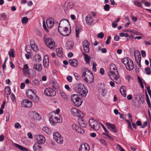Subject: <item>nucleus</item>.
Returning a JSON list of instances; mask_svg holds the SVG:
<instances>
[{"mask_svg": "<svg viewBox=\"0 0 151 151\" xmlns=\"http://www.w3.org/2000/svg\"><path fill=\"white\" fill-rule=\"evenodd\" d=\"M89 125L94 130H98L100 127L98 121L94 119H91L89 120Z\"/></svg>", "mask_w": 151, "mask_h": 151, "instance_id": "nucleus-8", "label": "nucleus"}, {"mask_svg": "<svg viewBox=\"0 0 151 151\" xmlns=\"http://www.w3.org/2000/svg\"><path fill=\"white\" fill-rule=\"evenodd\" d=\"M36 56H37V58L36 59V60L37 62H40L41 60V57L39 55H37Z\"/></svg>", "mask_w": 151, "mask_h": 151, "instance_id": "nucleus-64", "label": "nucleus"}, {"mask_svg": "<svg viewBox=\"0 0 151 151\" xmlns=\"http://www.w3.org/2000/svg\"><path fill=\"white\" fill-rule=\"evenodd\" d=\"M71 99L72 101L75 105L78 107L81 106L83 102V101L79 95L77 94H72L71 96Z\"/></svg>", "mask_w": 151, "mask_h": 151, "instance_id": "nucleus-5", "label": "nucleus"}, {"mask_svg": "<svg viewBox=\"0 0 151 151\" xmlns=\"http://www.w3.org/2000/svg\"><path fill=\"white\" fill-rule=\"evenodd\" d=\"M26 94L28 97L35 102H37L39 101V99L37 95L32 90L28 89L26 91Z\"/></svg>", "mask_w": 151, "mask_h": 151, "instance_id": "nucleus-7", "label": "nucleus"}, {"mask_svg": "<svg viewBox=\"0 0 151 151\" xmlns=\"http://www.w3.org/2000/svg\"><path fill=\"white\" fill-rule=\"evenodd\" d=\"M37 144H43L45 142V139L43 136L39 135L37 136Z\"/></svg>", "mask_w": 151, "mask_h": 151, "instance_id": "nucleus-21", "label": "nucleus"}, {"mask_svg": "<svg viewBox=\"0 0 151 151\" xmlns=\"http://www.w3.org/2000/svg\"><path fill=\"white\" fill-rule=\"evenodd\" d=\"M104 36V33L103 32H100L98 34L97 37L100 38H102Z\"/></svg>", "mask_w": 151, "mask_h": 151, "instance_id": "nucleus-57", "label": "nucleus"}, {"mask_svg": "<svg viewBox=\"0 0 151 151\" xmlns=\"http://www.w3.org/2000/svg\"><path fill=\"white\" fill-rule=\"evenodd\" d=\"M39 144H35L33 147V148L35 151H41V147L39 145Z\"/></svg>", "mask_w": 151, "mask_h": 151, "instance_id": "nucleus-37", "label": "nucleus"}, {"mask_svg": "<svg viewBox=\"0 0 151 151\" xmlns=\"http://www.w3.org/2000/svg\"><path fill=\"white\" fill-rule=\"evenodd\" d=\"M147 124L148 122L147 121H145V122L144 124L141 125V127L142 128H145V127L147 125Z\"/></svg>", "mask_w": 151, "mask_h": 151, "instance_id": "nucleus-59", "label": "nucleus"}, {"mask_svg": "<svg viewBox=\"0 0 151 151\" xmlns=\"http://www.w3.org/2000/svg\"><path fill=\"white\" fill-rule=\"evenodd\" d=\"M70 25L68 19H64L60 21L58 27H68Z\"/></svg>", "mask_w": 151, "mask_h": 151, "instance_id": "nucleus-14", "label": "nucleus"}, {"mask_svg": "<svg viewBox=\"0 0 151 151\" xmlns=\"http://www.w3.org/2000/svg\"><path fill=\"white\" fill-rule=\"evenodd\" d=\"M34 68L38 70L41 71L42 69V65L41 64H35L34 65Z\"/></svg>", "mask_w": 151, "mask_h": 151, "instance_id": "nucleus-36", "label": "nucleus"}, {"mask_svg": "<svg viewBox=\"0 0 151 151\" xmlns=\"http://www.w3.org/2000/svg\"><path fill=\"white\" fill-rule=\"evenodd\" d=\"M33 83L36 85H38L40 84V82L38 80L35 79L33 80Z\"/></svg>", "mask_w": 151, "mask_h": 151, "instance_id": "nucleus-53", "label": "nucleus"}, {"mask_svg": "<svg viewBox=\"0 0 151 151\" xmlns=\"http://www.w3.org/2000/svg\"><path fill=\"white\" fill-rule=\"evenodd\" d=\"M134 56L135 60L136 61L137 63L138 64L139 66V67L140 65L141 57L140 54L139 52H135L134 53Z\"/></svg>", "mask_w": 151, "mask_h": 151, "instance_id": "nucleus-19", "label": "nucleus"}, {"mask_svg": "<svg viewBox=\"0 0 151 151\" xmlns=\"http://www.w3.org/2000/svg\"><path fill=\"white\" fill-rule=\"evenodd\" d=\"M11 98L12 101L14 102L15 101V97L14 94L13 93H12L11 94Z\"/></svg>", "mask_w": 151, "mask_h": 151, "instance_id": "nucleus-60", "label": "nucleus"}, {"mask_svg": "<svg viewBox=\"0 0 151 151\" xmlns=\"http://www.w3.org/2000/svg\"><path fill=\"white\" fill-rule=\"evenodd\" d=\"M84 117H81L80 116L78 117V123L79 125L81 127H86L87 124L85 122H84L83 118Z\"/></svg>", "mask_w": 151, "mask_h": 151, "instance_id": "nucleus-23", "label": "nucleus"}, {"mask_svg": "<svg viewBox=\"0 0 151 151\" xmlns=\"http://www.w3.org/2000/svg\"><path fill=\"white\" fill-rule=\"evenodd\" d=\"M138 79L139 82L141 87L143 89L144 88L143 83H144V81L141 79L139 77H138Z\"/></svg>", "mask_w": 151, "mask_h": 151, "instance_id": "nucleus-40", "label": "nucleus"}, {"mask_svg": "<svg viewBox=\"0 0 151 151\" xmlns=\"http://www.w3.org/2000/svg\"><path fill=\"white\" fill-rule=\"evenodd\" d=\"M73 3L72 2H70L68 4L67 7L68 9H71L73 8Z\"/></svg>", "mask_w": 151, "mask_h": 151, "instance_id": "nucleus-49", "label": "nucleus"}, {"mask_svg": "<svg viewBox=\"0 0 151 151\" xmlns=\"http://www.w3.org/2000/svg\"><path fill=\"white\" fill-rule=\"evenodd\" d=\"M74 44L71 41H68L66 44V48L67 50H70L73 47Z\"/></svg>", "mask_w": 151, "mask_h": 151, "instance_id": "nucleus-29", "label": "nucleus"}, {"mask_svg": "<svg viewBox=\"0 0 151 151\" xmlns=\"http://www.w3.org/2000/svg\"><path fill=\"white\" fill-rule=\"evenodd\" d=\"M23 71L24 74L25 75H27L29 74V67L27 64H26L24 65L23 68Z\"/></svg>", "mask_w": 151, "mask_h": 151, "instance_id": "nucleus-28", "label": "nucleus"}, {"mask_svg": "<svg viewBox=\"0 0 151 151\" xmlns=\"http://www.w3.org/2000/svg\"><path fill=\"white\" fill-rule=\"evenodd\" d=\"M90 43L87 40H85L83 42V47L89 46Z\"/></svg>", "mask_w": 151, "mask_h": 151, "instance_id": "nucleus-46", "label": "nucleus"}, {"mask_svg": "<svg viewBox=\"0 0 151 151\" xmlns=\"http://www.w3.org/2000/svg\"><path fill=\"white\" fill-rule=\"evenodd\" d=\"M14 50L13 49H12L8 53L10 57L14 58Z\"/></svg>", "mask_w": 151, "mask_h": 151, "instance_id": "nucleus-41", "label": "nucleus"}, {"mask_svg": "<svg viewBox=\"0 0 151 151\" xmlns=\"http://www.w3.org/2000/svg\"><path fill=\"white\" fill-rule=\"evenodd\" d=\"M134 4L139 7H141L142 6V4L139 1H136L134 3Z\"/></svg>", "mask_w": 151, "mask_h": 151, "instance_id": "nucleus-55", "label": "nucleus"}, {"mask_svg": "<svg viewBox=\"0 0 151 151\" xmlns=\"http://www.w3.org/2000/svg\"><path fill=\"white\" fill-rule=\"evenodd\" d=\"M83 54L84 55V59L86 63L88 65L90 64V61L91 58L87 54L83 52Z\"/></svg>", "mask_w": 151, "mask_h": 151, "instance_id": "nucleus-34", "label": "nucleus"}, {"mask_svg": "<svg viewBox=\"0 0 151 151\" xmlns=\"http://www.w3.org/2000/svg\"><path fill=\"white\" fill-rule=\"evenodd\" d=\"M43 65L45 67H47L49 64V60L48 55H45L43 60Z\"/></svg>", "mask_w": 151, "mask_h": 151, "instance_id": "nucleus-26", "label": "nucleus"}, {"mask_svg": "<svg viewBox=\"0 0 151 151\" xmlns=\"http://www.w3.org/2000/svg\"><path fill=\"white\" fill-rule=\"evenodd\" d=\"M49 121L51 124L55 125L57 123L62 122V118L58 114H55V116H52L50 117Z\"/></svg>", "mask_w": 151, "mask_h": 151, "instance_id": "nucleus-4", "label": "nucleus"}, {"mask_svg": "<svg viewBox=\"0 0 151 151\" xmlns=\"http://www.w3.org/2000/svg\"><path fill=\"white\" fill-rule=\"evenodd\" d=\"M61 97L65 101H67L68 100V98L67 95H66L64 92L62 91L60 92Z\"/></svg>", "mask_w": 151, "mask_h": 151, "instance_id": "nucleus-39", "label": "nucleus"}, {"mask_svg": "<svg viewBox=\"0 0 151 151\" xmlns=\"http://www.w3.org/2000/svg\"><path fill=\"white\" fill-rule=\"evenodd\" d=\"M45 42L47 47L50 49H54L57 47L55 42L51 37H49L46 39Z\"/></svg>", "mask_w": 151, "mask_h": 151, "instance_id": "nucleus-10", "label": "nucleus"}, {"mask_svg": "<svg viewBox=\"0 0 151 151\" xmlns=\"http://www.w3.org/2000/svg\"><path fill=\"white\" fill-rule=\"evenodd\" d=\"M14 145L16 148H18L21 151H27L28 150L27 148L20 145L18 144L15 143Z\"/></svg>", "mask_w": 151, "mask_h": 151, "instance_id": "nucleus-31", "label": "nucleus"}, {"mask_svg": "<svg viewBox=\"0 0 151 151\" xmlns=\"http://www.w3.org/2000/svg\"><path fill=\"white\" fill-rule=\"evenodd\" d=\"M110 71L108 72H115L117 71L115 65L114 64H111L110 66Z\"/></svg>", "mask_w": 151, "mask_h": 151, "instance_id": "nucleus-35", "label": "nucleus"}, {"mask_svg": "<svg viewBox=\"0 0 151 151\" xmlns=\"http://www.w3.org/2000/svg\"><path fill=\"white\" fill-rule=\"evenodd\" d=\"M5 91L6 94H10L11 92L10 87L9 86L6 87L5 88Z\"/></svg>", "mask_w": 151, "mask_h": 151, "instance_id": "nucleus-42", "label": "nucleus"}, {"mask_svg": "<svg viewBox=\"0 0 151 151\" xmlns=\"http://www.w3.org/2000/svg\"><path fill=\"white\" fill-rule=\"evenodd\" d=\"M145 71L146 74H150V68L149 67H147L145 68Z\"/></svg>", "mask_w": 151, "mask_h": 151, "instance_id": "nucleus-58", "label": "nucleus"}, {"mask_svg": "<svg viewBox=\"0 0 151 151\" xmlns=\"http://www.w3.org/2000/svg\"><path fill=\"white\" fill-rule=\"evenodd\" d=\"M35 32L36 34L39 37H41L42 36L41 33L38 29H35Z\"/></svg>", "mask_w": 151, "mask_h": 151, "instance_id": "nucleus-48", "label": "nucleus"}, {"mask_svg": "<svg viewBox=\"0 0 151 151\" xmlns=\"http://www.w3.org/2000/svg\"><path fill=\"white\" fill-rule=\"evenodd\" d=\"M62 48H58L56 49V52L57 55L59 57H61L63 55V52Z\"/></svg>", "mask_w": 151, "mask_h": 151, "instance_id": "nucleus-33", "label": "nucleus"}, {"mask_svg": "<svg viewBox=\"0 0 151 151\" xmlns=\"http://www.w3.org/2000/svg\"><path fill=\"white\" fill-rule=\"evenodd\" d=\"M72 127L73 130H75L78 133L81 134H83L84 133V130L78 125L76 124H73L72 125Z\"/></svg>", "mask_w": 151, "mask_h": 151, "instance_id": "nucleus-15", "label": "nucleus"}, {"mask_svg": "<svg viewBox=\"0 0 151 151\" xmlns=\"http://www.w3.org/2000/svg\"><path fill=\"white\" fill-rule=\"evenodd\" d=\"M106 125L108 129L110 131L114 132H117V129L114 124L110 123H106Z\"/></svg>", "mask_w": 151, "mask_h": 151, "instance_id": "nucleus-16", "label": "nucleus"}, {"mask_svg": "<svg viewBox=\"0 0 151 151\" xmlns=\"http://www.w3.org/2000/svg\"><path fill=\"white\" fill-rule=\"evenodd\" d=\"M32 116L33 118L35 119L39 120L41 119V116L40 114L35 111H34L32 113Z\"/></svg>", "mask_w": 151, "mask_h": 151, "instance_id": "nucleus-32", "label": "nucleus"}, {"mask_svg": "<svg viewBox=\"0 0 151 151\" xmlns=\"http://www.w3.org/2000/svg\"><path fill=\"white\" fill-rule=\"evenodd\" d=\"M85 20L87 24L89 25L93 24V20L92 17L89 14H88L86 16L85 18Z\"/></svg>", "mask_w": 151, "mask_h": 151, "instance_id": "nucleus-24", "label": "nucleus"}, {"mask_svg": "<svg viewBox=\"0 0 151 151\" xmlns=\"http://www.w3.org/2000/svg\"><path fill=\"white\" fill-rule=\"evenodd\" d=\"M58 30L60 34L63 36L69 35L71 32V29H68V27H58Z\"/></svg>", "mask_w": 151, "mask_h": 151, "instance_id": "nucleus-9", "label": "nucleus"}, {"mask_svg": "<svg viewBox=\"0 0 151 151\" xmlns=\"http://www.w3.org/2000/svg\"><path fill=\"white\" fill-rule=\"evenodd\" d=\"M92 74V73L86 68H84L83 70L82 77L84 80L85 78Z\"/></svg>", "mask_w": 151, "mask_h": 151, "instance_id": "nucleus-18", "label": "nucleus"}, {"mask_svg": "<svg viewBox=\"0 0 151 151\" xmlns=\"http://www.w3.org/2000/svg\"><path fill=\"white\" fill-rule=\"evenodd\" d=\"M84 81L87 83H92L94 81V77L92 73L85 78Z\"/></svg>", "mask_w": 151, "mask_h": 151, "instance_id": "nucleus-25", "label": "nucleus"}, {"mask_svg": "<svg viewBox=\"0 0 151 151\" xmlns=\"http://www.w3.org/2000/svg\"><path fill=\"white\" fill-rule=\"evenodd\" d=\"M122 63L125 65L126 69L129 70H132L134 67L132 60L128 58H125L121 60Z\"/></svg>", "mask_w": 151, "mask_h": 151, "instance_id": "nucleus-3", "label": "nucleus"}, {"mask_svg": "<svg viewBox=\"0 0 151 151\" xmlns=\"http://www.w3.org/2000/svg\"><path fill=\"white\" fill-rule=\"evenodd\" d=\"M14 127L16 129H20L21 128V126L18 122H17L15 124Z\"/></svg>", "mask_w": 151, "mask_h": 151, "instance_id": "nucleus-52", "label": "nucleus"}, {"mask_svg": "<svg viewBox=\"0 0 151 151\" xmlns=\"http://www.w3.org/2000/svg\"><path fill=\"white\" fill-rule=\"evenodd\" d=\"M74 75L77 80H79V76L76 73H74Z\"/></svg>", "mask_w": 151, "mask_h": 151, "instance_id": "nucleus-62", "label": "nucleus"}, {"mask_svg": "<svg viewBox=\"0 0 151 151\" xmlns=\"http://www.w3.org/2000/svg\"><path fill=\"white\" fill-rule=\"evenodd\" d=\"M80 147L79 151H89L90 149L89 145L87 144H82Z\"/></svg>", "mask_w": 151, "mask_h": 151, "instance_id": "nucleus-22", "label": "nucleus"}, {"mask_svg": "<svg viewBox=\"0 0 151 151\" xmlns=\"http://www.w3.org/2000/svg\"><path fill=\"white\" fill-rule=\"evenodd\" d=\"M126 88L125 86H121L120 89V91L122 96L125 97L126 96Z\"/></svg>", "mask_w": 151, "mask_h": 151, "instance_id": "nucleus-27", "label": "nucleus"}, {"mask_svg": "<svg viewBox=\"0 0 151 151\" xmlns=\"http://www.w3.org/2000/svg\"><path fill=\"white\" fill-rule=\"evenodd\" d=\"M22 21L23 24H26L28 21V18L27 17H24L22 18Z\"/></svg>", "mask_w": 151, "mask_h": 151, "instance_id": "nucleus-47", "label": "nucleus"}, {"mask_svg": "<svg viewBox=\"0 0 151 151\" xmlns=\"http://www.w3.org/2000/svg\"><path fill=\"white\" fill-rule=\"evenodd\" d=\"M75 90L76 92L81 96L85 97L88 92L85 87L81 84H77L75 86Z\"/></svg>", "mask_w": 151, "mask_h": 151, "instance_id": "nucleus-2", "label": "nucleus"}, {"mask_svg": "<svg viewBox=\"0 0 151 151\" xmlns=\"http://www.w3.org/2000/svg\"><path fill=\"white\" fill-rule=\"evenodd\" d=\"M72 113L76 116H81V117H84V115L83 113L80 111L75 108H73L71 109Z\"/></svg>", "mask_w": 151, "mask_h": 151, "instance_id": "nucleus-13", "label": "nucleus"}, {"mask_svg": "<svg viewBox=\"0 0 151 151\" xmlns=\"http://www.w3.org/2000/svg\"><path fill=\"white\" fill-rule=\"evenodd\" d=\"M111 40V37L110 36H109L107 37V39L106 41V44H108L110 42Z\"/></svg>", "mask_w": 151, "mask_h": 151, "instance_id": "nucleus-61", "label": "nucleus"}, {"mask_svg": "<svg viewBox=\"0 0 151 151\" xmlns=\"http://www.w3.org/2000/svg\"><path fill=\"white\" fill-rule=\"evenodd\" d=\"M110 6L109 5L106 4L104 6V9L106 11H108L110 9Z\"/></svg>", "mask_w": 151, "mask_h": 151, "instance_id": "nucleus-50", "label": "nucleus"}, {"mask_svg": "<svg viewBox=\"0 0 151 151\" xmlns=\"http://www.w3.org/2000/svg\"><path fill=\"white\" fill-rule=\"evenodd\" d=\"M22 105L25 107H30L32 105V102L27 99H25L23 100L22 103Z\"/></svg>", "mask_w": 151, "mask_h": 151, "instance_id": "nucleus-17", "label": "nucleus"}, {"mask_svg": "<svg viewBox=\"0 0 151 151\" xmlns=\"http://www.w3.org/2000/svg\"><path fill=\"white\" fill-rule=\"evenodd\" d=\"M108 75L111 80L116 83H120L119 76L117 71L115 72H108Z\"/></svg>", "mask_w": 151, "mask_h": 151, "instance_id": "nucleus-6", "label": "nucleus"}, {"mask_svg": "<svg viewBox=\"0 0 151 151\" xmlns=\"http://www.w3.org/2000/svg\"><path fill=\"white\" fill-rule=\"evenodd\" d=\"M81 28L79 26H77L76 27V36L77 37L78 36V35L81 30Z\"/></svg>", "mask_w": 151, "mask_h": 151, "instance_id": "nucleus-43", "label": "nucleus"}, {"mask_svg": "<svg viewBox=\"0 0 151 151\" xmlns=\"http://www.w3.org/2000/svg\"><path fill=\"white\" fill-rule=\"evenodd\" d=\"M44 94L50 96H53L56 95V93L55 91L51 88H47L44 91Z\"/></svg>", "mask_w": 151, "mask_h": 151, "instance_id": "nucleus-12", "label": "nucleus"}, {"mask_svg": "<svg viewBox=\"0 0 151 151\" xmlns=\"http://www.w3.org/2000/svg\"><path fill=\"white\" fill-rule=\"evenodd\" d=\"M69 62L70 65L73 67H76L78 65V61L76 60H70Z\"/></svg>", "mask_w": 151, "mask_h": 151, "instance_id": "nucleus-30", "label": "nucleus"}, {"mask_svg": "<svg viewBox=\"0 0 151 151\" xmlns=\"http://www.w3.org/2000/svg\"><path fill=\"white\" fill-rule=\"evenodd\" d=\"M75 90L76 92L81 96L85 97L88 92L85 87L81 84H77L75 86Z\"/></svg>", "mask_w": 151, "mask_h": 151, "instance_id": "nucleus-1", "label": "nucleus"}, {"mask_svg": "<svg viewBox=\"0 0 151 151\" xmlns=\"http://www.w3.org/2000/svg\"><path fill=\"white\" fill-rule=\"evenodd\" d=\"M84 50L85 52L88 53L89 51V46L83 47Z\"/></svg>", "mask_w": 151, "mask_h": 151, "instance_id": "nucleus-51", "label": "nucleus"}, {"mask_svg": "<svg viewBox=\"0 0 151 151\" xmlns=\"http://www.w3.org/2000/svg\"><path fill=\"white\" fill-rule=\"evenodd\" d=\"M53 138L58 143L62 144L63 142V137L60 134L57 132H55L53 134Z\"/></svg>", "mask_w": 151, "mask_h": 151, "instance_id": "nucleus-11", "label": "nucleus"}, {"mask_svg": "<svg viewBox=\"0 0 151 151\" xmlns=\"http://www.w3.org/2000/svg\"><path fill=\"white\" fill-rule=\"evenodd\" d=\"M43 130L48 134H51V130L49 128L46 127H44L42 128Z\"/></svg>", "mask_w": 151, "mask_h": 151, "instance_id": "nucleus-38", "label": "nucleus"}, {"mask_svg": "<svg viewBox=\"0 0 151 151\" xmlns=\"http://www.w3.org/2000/svg\"><path fill=\"white\" fill-rule=\"evenodd\" d=\"M52 86L53 88L55 89H58L59 88L58 83L56 82H53Z\"/></svg>", "mask_w": 151, "mask_h": 151, "instance_id": "nucleus-44", "label": "nucleus"}, {"mask_svg": "<svg viewBox=\"0 0 151 151\" xmlns=\"http://www.w3.org/2000/svg\"><path fill=\"white\" fill-rule=\"evenodd\" d=\"M104 72H105L103 68H101L100 69V73L101 75H104Z\"/></svg>", "mask_w": 151, "mask_h": 151, "instance_id": "nucleus-63", "label": "nucleus"}, {"mask_svg": "<svg viewBox=\"0 0 151 151\" xmlns=\"http://www.w3.org/2000/svg\"><path fill=\"white\" fill-rule=\"evenodd\" d=\"M66 79L70 83L72 81L73 78L71 76H68L67 77Z\"/></svg>", "mask_w": 151, "mask_h": 151, "instance_id": "nucleus-54", "label": "nucleus"}, {"mask_svg": "<svg viewBox=\"0 0 151 151\" xmlns=\"http://www.w3.org/2000/svg\"><path fill=\"white\" fill-rule=\"evenodd\" d=\"M120 35L121 37H127L128 36V34L127 33L122 32L120 34Z\"/></svg>", "mask_w": 151, "mask_h": 151, "instance_id": "nucleus-56", "label": "nucleus"}, {"mask_svg": "<svg viewBox=\"0 0 151 151\" xmlns=\"http://www.w3.org/2000/svg\"><path fill=\"white\" fill-rule=\"evenodd\" d=\"M31 48L34 51L36 52H37L38 51V48L37 45L36 44H35V45H34V46H33V47H31Z\"/></svg>", "mask_w": 151, "mask_h": 151, "instance_id": "nucleus-45", "label": "nucleus"}, {"mask_svg": "<svg viewBox=\"0 0 151 151\" xmlns=\"http://www.w3.org/2000/svg\"><path fill=\"white\" fill-rule=\"evenodd\" d=\"M54 23V20L52 18H50L48 19L46 21L47 26L49 28H52Z\"/></svg>", "mask_w": 151, "mask_h": 151, "instance_id": "nucleus-20", "label": "nucleus"}]
</instances>
